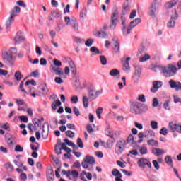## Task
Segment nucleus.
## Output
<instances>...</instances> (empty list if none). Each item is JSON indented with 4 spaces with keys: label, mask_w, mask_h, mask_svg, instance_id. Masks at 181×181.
<instances>
[{
    "label": "nucleus",
    "mask_w": 181,
    "mask_h": 181,
    "mask_svg": "<svg viewBox=\"0 0 181 181\" xmlns=\"http://www.w3.org/2000/svg\"><path fill=\"white\" fill-rule=\"evenodd\" d=\"M100 59L101 64H103V66H105V64H107V58H105V56L102 55L100 57Z\"/></svg>",
    "instance_id": "864d4df0"
},
{
    "label": "nucleus",
    "mask_w": 181,
    "mask_h": 181,
    "mask_svg": "<svg viewBox=\"0 0 181 181\" xmlns=\"http://www.w3.org/2000/svg\"><path fill=\"white\" fill-rule=\"evenodd\" d=\"M169 128L172 131V132H179L181 134V125L176 124L173 122L169 123Z\"/></svg>",
    "instance_id": "a211bd4d"
},
{
    "label": "nucleus",
    "mask_w": 181,
    "mask_h": 181,
    "mask_svg": "<svg viewBox=\"0 0 181 181\" xmlns=\"http://www.w3.org/2000/svg\"><path fill=\"white\" fill-rule=\"evenodd\" d=\"M112 176H115V177H122V174L118 170L117 168H114L112 170Z\"/></svg>",
    "instance_id": "473e14b6"
},
{
    "label": "nucleus",
    "mask_w": 181,
    "mask_h": 181,
    "mask_svg": "<svg viewBox=\"0 0 181 181\" xmlns=\"http://www.w3.org/2000/svg\"><path fill=\"white\" fill-rule=\"evenodd\" d=\"M64 141L65 144H66V145H68V146H71L74 148H77V146H76V144H74V143L70 141L69 140V139H65Z\"/></svg>",
    "instance_id": "79ce46f5"
},
{
    "label": "nucleus",
    "mask_w": 181,
    "mask_h": 181,
    "mask_svg": "<svg viewBox=\"0 0 181 181\" xmlns=\"http://www.w3.org/2000/svg\"><path fill=\"white\" fill-rule=\"evenodd\" d=\"M151 59V56L148 54H144L141 58L139 59L140 63H144V62H147Z\"/></svg>",
    "instance_id": "e433bc0d"
},
{
    "label": "nucleus",
    "mask_w": 181,
    "mask_h": 181,
    "mask_svg": "<svg viewBox=\"0 0 181 181\" xmlns=\"http://www.w3.org/2000/svg\"><path fill=\"white\" fill-rule=\"evenodd\" d=\"M130 111L133 114H139L141 112V103L138 102H134L131 104Z\"/></svg>",
    "instance_id": "9b49d317"
},
{
    "label": "nucleus",
    "mask_w": 181,
    "mask_h": 181,
    "mask_svg": "<svg viewBox=\"0 0 181 181\" xmlns=\"http://www.w3.org/2000/svg\"><path fill=\"white\" fill-rule=\"evenodd\" d=\"M21 13V8L19 6H16L10 12V18L15 19V16H18Z\"/></svg>",
    "instance_id": "aec40b11"
},
{
    "label": "nucleus",
    "mask_w": 181,
    "mask_h": 181,
    "mask_svg": "<svg viewBox=\"0 0 181 181\" xmlns=\"http://www.w3.org/2000/svg\"><path fill=\"white\" fill-rule=\"evenodd\" d=\"M151 152L153 155H155V156H160L164 155V153H166V151L159 148H153L151 149Z\"/></svg>",
    "instance_id": "6ab92c4d"
},
{
    "label": "nucleus",
    "mask_w": 181,
    "mask_h": 181,
    "mask_svg": "<svg viewBox=\"0 0 181 181\" xmlns=\"http://www.w3.org/2000/svg\"><path fill=\"white\" fill-rule=\"evenodd\" d=\"M169 100H165L163 104V107L165 110H168L169 111L170 110V107L169 106Z\"/></svg>",
    "instance_id": "69168bd1"
},
{
    "label": "nucleus",
    "mask_w": 181,
    "mask_h": 181,
    "mask_svg": "<svg viewBox=\"0 0 181 181\" xmlns=\"http://www.w3.org/2000/svg\"><path fill=\"white\" fill-rule=\"evenodd\" d=\"M87 16V10L83 8L81 11L80 18H86Z\"/></svg>",
    "instance_id": "0e129e2a"
},
{
    "label": "nucleus",
    "mask_w": 181,
    "mask_h": 181,
    "mask_svg": "<svg viewBox=\"0 0 181 181\" xmlns=\"http://www.w3.org/2000/svg\"><path fill=\"white\" fill-rule=\"evenodd\" d=\"M71 176H72V177L74 179L78 177V172L76 170L71 171Z\"/></svg>",
    "instance_id": "bf43d9fd"
},
{
    "label": "nucleus",
    "mask_w": 181,
    "mask_h": 181,
    "mask_svg": "<svg viewBox=\"0 0 181 181\" xmlns=\"http://www.w3.org/2000/svg\"><path fill=\"white\" fill-rule=\"evenodd\" d=\"M64 24L63 23L62 21H60L57 23V27L55 28V30L57 32H60V30H63L64 29Z\"/></svg>",
    "instance_id": "c756f323"
},
{
    "label": "nucleus",
    "mask_w": 181,
    "mask_h": 181,
    "mask_svg": "<svg viewBox=\"0 0 181 181\" xmlns=\"http://www.w3.org/2000/svg\"><path fill=\"white\" fill-rule=\"evenodd\" d=\"M168 84L170 88H175V91L181 90V83L180 81H176L173 79H170L168 81Z\"/></svg>",
    "instance_id": "f8f14e48"
},
{
    "label": "nucleus",
    "mask_w": 181,
    "mask_h": 181,
    "mask_svg": "<svg viewBox=\"0 0 181 181\" xmlns=\"http://www.w3.org/2000/svg\"><path fill=\"white\" fill-rule=\"evenodd\" d=\"M134 72L133 74V80L134 81H138L141 78V75L142 74V68L139 65H134Z\"/></svg>",
    "instance_id": "9d476101"
},
{
    "label": "nucleus",
    "mask_w": 181,
    "mask_h": 181,
    "mask_svg": "<svg viewBox=\"0 0 181 181\" xmlns=\"http://www.w3.org/2000/svg\"><path fill=\"white\" fill-rule=\"evenodd\" d=\"M86 175H87V172L86 171H82L81 173L79 175V177L81 180L82 181H87L86 179Z\"/></svg>",
    "instance_id": "3c124183"
},
{
    "label": "nucleus",
    "mask_w": 181,
    "mask_h": 181,
    "mask_svg": "<svg viewBox=\"0 0 181 181\" xmlns=\"http://www.w3.org/2000/svg\"><path fill=\"white\" fill-rule=\"evenodd\" d=\"M21 158H22V156H16L17 160H13L15 165L18 168H22V166H23V161L21 160Z\"/></svg>",
    "instance_id": "a878e982"
},
{
    "label": "nucleus",
    "mask_w": 181,
    "mask_h": 181,
    "mask_svg": "<svg viewBox=\"0 0 181 181\" xmlns=\"http://www.w3.org/2000/svg\"><path fill=\"white\" fill-rule=\"evenodd\" d=\"M176 4H177V0H171L170 2L166 3L165 6L167 9H170V8H173Z\"/></svg>",
    "instance_id": "c85d7f7f"
},
{
    "label": "nucleus",
    "mask_w": 181,
    "mask_h": 181,
    "mask_svg": "<svg viewBox=\"0 0 181 181\" xmlns=\"http://www.w3.org/2000/svg\"><path fill=\"white\" fill-rule=\"evenodd\" d=\"M95 163V160L91 156H86L82 162V168L83 169H88L90 165H94Z\"/></svg>",
    "instance_id": "423d86ee"
},
{
    "label": "nucleus",
    "mask_w": 181,
    "mask_h": 181,
    "mask_svg": "<svg viewBox=\"0 0 181 181\" xmlns=\"http://www.w3.org/2000/svg\"><path fill=\"white\" fill-rule=\"evenodd\" d=\"M54 81L57 84H63L64 81L62 77L57 76L55 77Z\"/></svg>",
    "instance_id": "13d9d810"
},
{
    "label": "nucleus",
    "mask_w": 181,
    "mask_h": 181,
    "mask_svg": "<svg viewBox=\"0 0 181 181\" xmlns=\"http://www.w3.org/2000/svg\"><path fill=\"white\" fill-rule=\"evenodd\" d=\"M0 128H2V129H5L7 131H11V127H9V124L8 122L5 123L2 126H0Z\"/></svg>",
    "instance_id": "6e6d98bb"
},
{
    "label": "nucleus",
    "mask_w": 181,
    "mask_h": 181,
    "mask_svg": "<svg viewBox=\"0 0 181 181\" xmlns=\"http://www.w3.org/2000/svg\"><path fill=\"white\" fill-rule=\"evenodd\" d=\"M103 107H99L96 110V115L99 119H101V115L103 114Z\"/></svg>",
    "instance_id": "de8ad7c7"
},
{
    "label": "nucleus",
    "mask_w": 181,
    "mask_h": 181,
    "mask_svg": "<svg viewBox=\"0 0 181 181\" xmlns=\"http://www.w3.org/2000/svg\"><path fill=\"white\" fill-rule=\"evenodd\" d=\"M6 169L8 170H11V172H13V165L11 163H7L5 164Z\"/></svg>",
    "instance_id": "603ef678"
},
{
    "label": "nucleus",
    "mask_w": 181,
    "mask_h": 181,
    "mask_svg": "<svg viewBox=\"0 0 181 181\" xmlns=\"http://www.w3.org/2000/svg\"><path fill=\"white\" fill-rule=\"evenodd\" d=\"M125 149V141L124 140H119L117 142L115 146V152L117 155L121 154L122 152H124Z\"/></svg>",
    "instance_id": "6e6552de"
},
{
    "label": "nucleus",
    "mask_w": 181,
    "mask_h": 181,
    "mask_svg": "<svg viewBox=\"0 0 181 181\" xmlns=\"http://www.w3.org/2000/svg\"><path fill=\"white\" fill-rule=\"evenodd\" d=\"M109 74L112 77H115L117 80H119L121 73L119 72V70L113 69L110 71Z\"/></svg>",
    "instance_id": "412c9836"
},
{
    "label": "nucleus",
    "mask_w": 181,
    "mask_h": 181,
    "mask_svg": "<svg viewBox=\"0 0 181 181\" xmlns=\"http://www.w3.org/2000/svg\"><path fill=\"white\" fill-rule=\"evenodd\" d=\"M158 105H159V100H158L157 98H153L152 107H153V108H156Z\"/></svg>",
    "instance_id": "8fccbe9b"
},
{
    "label": "nucleus",
    "mask_w": 181,
    "mask_h": 181,
    "mask_svg": "<svg viewBox=\"0 0 181 181\" xmlns=\"http://www.w3.org/2000/svg\"><path fill=\"white\" fill-rule=\"evenodd\" d=\"M81 84V83H80V79L76 78V80H75V83H74V88L76 91H78Z\"/></svg>",
    "instance_id": "4c0bfd02"
},
{
    "label": "nucleus",
    "mask_w": 181,
    "mask_h": 181,
    "mask_svg": "<svg viewBox=\"0 0 181 181\" xmlns=\"http://www.w3.org/2000/svg\"><path fill=\"white\" fill-rule=\"evenodd\" d=\"M95 98H97L95 88H94V86H90L88 88V97L87 95H83L82 98L84 108H88V100L93 101V100H95Z\"/></svg>",
    "instance_id": "f257e3e1"
},
{
    "label": "nucleus",
    "mask_w": 181,
    "mask_h": 181,
    "mask_svg": "<svg viewBox=\"0 0 181 181\" xmlns=\"http://www.w3.org/2000/svg\"><path fill=\"white\" fill-rule=\"evenodd\" d=\"M62 66V62L58 59H54V65L52 64L50 66L51 71L55 73L57 76H63V78H66V76H64V72L63 71V69L59 68Z\"/></svg>",
    "instance_id": "f03ea898"
},
{
    "label": "nucleus",
    "mask_w": 181,
    "mask_h": 181,
    "mask_svg": "<svg viewBox=\"0 0 181 181\" xmlns=\"http://www.w3.org/2000/svg\"><path fill=\"white\" fill-rule=\"evenodd\" d=\"M137 164L139 168H141V169H145V168H148V169H151L152 168V163H151V160L148 158H140L139 159Z\"/></svg>",
    "instance_id": "20e7f679"
},
{
    "label": "nucleus",
    "mask_w": 181,
    "mask_h": 181,
    "mask_svg": "<svg viewBox=\"0 0 181 181\" xmlns=\"http://www.w3.org/2000/svg\"><path fill=\"white\" fill-rule=\"evenodd\" d=\"M113 49L115 53H119V42L118 41H115Z\"/></svg>",
    "instance_id": "c03bdc74"
},
{
    "label": "nucleus",
    "mask_w": 181,
    "mask_h": 181,
    "mask_svg": "<svg viewBox=\"0 0 181 181\" xmlns=\"http://www.w3.org/2000/svg\"><path fill=\"white\" fill-rule=\"evenodd\" d=\"M90 53H93V54H100V50L96 47H92L90 48Z\"/></svg>",
    "instance_id": "58836bf2"
},
{
    "label": "nucleus",
    "mask_w": 181,
    "mask_h": 181,
    "mask_svg": "<svg viewBox=\"0 0 181 181\" xmlns=\"http://www.w3.org/2000/svg\"><path fill=\"white\" fill-rule=\"evenodd\" d=\"M94 43V40L93 39H88L86 42L85 45L86 46H87L88 47H90L91 46H93V44Z\"/></svg>",
    "instance_id": "09e8293b"
},
{
    "label": "nucleus",
    "mask_w": 181,
    "mask_h": 181,
    "mask_svg": "<svg viewBox=\"0 0 181 181\" xmlns=\"http://www.w3.org/2000/svg\"><path fill=\"white\" fill-rule=\"evenodd\" d=\"M151 127L152 129H158V122L156 121H151Z\"/></svg>",
    "instance_id": "4d7b16f0"
},
{
    "label": "nucleus",
    "mask_w": 181,
    "mask_h": 181,
    "mask_svg": "<svg viewBox=\"0 0 181 181\" xmlns=\"http://www.w3.org/2000/svg\"><path fill=\"white\" fill-rule=\"evenodd\" d=\"M119 13L118 11H115L112 13L111 19H110V29H115V26H117V21H118V16Z\"/></svg>",
    "instance_id": "1a4fd4ad"
},
{
    "label": "nucleus",
    "mask_w": 181,
    "mask_h": 181,
    "mask_svg": "<svg viewBox=\"0 0 181 181\" xmlns=\"http://www.w3.org/2000/svg\"><path fill=\"white\" fill-rule=\"evenodd\" d=\"M139 23H141V18H136L130 22L129 25L132 28H135L136 25H139Z\"/></svg>",
    "instance_id": "f704fd0d"
},
{
    "label": "nucleus",
    "mask_w": 181,
    "mask_h": 181,
    "mask_svg": "<svg viewBox=\"0 0 181 181\" xmlns=\"http://www.w3.org/2000/svg\"><path fill=\"white\" fill-rule=\"evenodd\" d=\"M173 98H174V103H175V104H177V103H180L181 104V98L177 95H174Z\"/></svg>",
    "instance_id": "e2e57ef3"
},
{
    "label": "nucleus",
    "mask_w": 181,
    "mask_h": 181,
    "mask_svg": "<svg viewBox=\"0 0 181 181\" xmlns=\"http://www.w3.org/2000/svg\"><path fill=\"white\" fill-rule=\"evenodd\" d=\"M33 122L34 124V129L37 131V128H39V127H40V120H37L36 119H34L33 120Z\"/></svg>",
    "instance_id": "a19ab883"
},
{
    "label": "nucleus",
    "mask_w": 181,
    "mask_h": 181,
    "mask_svg": "<svg viewBox=\"0 0 181 181\" xmlns=\"http://www.w3.org/2000/svg\"><path fill=\"white\" fill-rule=\"evenodd\" d=\"M66 135L69 137V138H74V132H73L71 130H68L66 132Z\"/></svg>",
    "instance_id": "052dcab7"
},
{
    "label": "nucleus",
    "mask_w": 181,
    "mask_h": 181,
    "mask_svg": "<svg viewBox=\"0 0 181 181\" xmlns=\"http://www.w3.org/2000/svg\"><path fill=\"white\" fill-rule=\"evenodd\" d=\"M129 60H131V57H123L122 59V62L123 63V70L124 71H130L131 67L129 66Z\"/></svg>",
    "instance_id": "2eb2a0df"
},
{
    "label": "nucleus",
    "mask_w": 181,
    "mask_h": 181,
    "mask_svg": "<svg viewBox=\"0 0 181 181\" xmlns=\"http://www.w3.org/2000/svg\"><path fill=\"white\" fill-rule=\"evenodd\" d=\"M47 179L48 181H54V171L53 169L49 168L47 170Z\"/></svg>",
    "instance_id": "5701e85b"
},
{
    "label": "nucleus",
    "mask_w": 181,
    "mask_h": 181,
    "mask_svg": "<svg viewBox=\"0 0 181 181\" xmlns=\"http://www.w3.org/2000/svg\"><path fill=\"white\" fill-rule=\"evenodd\" d=\"M14 41L19 45V43H22L23 41V32H18L16 35L14 37Z\"/></svg>",
    "instance_id": "4be33fe9"
},
{
    "label": "nucleus",
    "mask_w": 181,
    "mask_h": 181,
    "mask_svg": "<svg viewBox=\"0 0 181 181\" xmlns=\"http://www.w3.org/2000/svg\"><path fill=\"white\" fill-rule=\"evenodd\" d=\"M5 139L8 145V146H13L16 144L15 140V136H13L11 133H6L5 134Z\"/></svg>",
    "instance_id": "ddd939ff"
},
{
    "label": "nucleus",
    "mask_w": 181,
    "mask_h": 181,
    "mask_svg": "<svg viewBox=\"0 0 181 181\" xmlns=\"http://www.w3.org/2000/svg\"><path fill=\"white\" fill-rule=\"evenodd\" d=\"M165 163L168 165H173V161L172 160V157L170 156H166L165 158Z\"/></svg>",
    "instance_id": "37998d69"
},
{
    "label": "nucleus",
    "mask_w": 181,
    "mask_h": 181,
    "mask_svg": "<svg viewBox=\"0 0 181 181\" xmlns=\"http://www.w3.org/2000/svg\"><path fill=\"white\" fill-rule=\"evenodd\" d=\"M14 18L12 17H9L8 19L6 22V29H11V26H12V23L13 22Z\"/></svg>",
    "instance_id": "2f4dec72"
},
{
    "label": "nucleus",
    "mask_w": 181,
    "mask_h": 181,
    "mask_svg": "<svg viewBox=\"0 0 181 181\" xmlns=\"http://www.w3.org/2000/svg\"><path fill=\"white\" fill-rule=\"evenodd\" d=\"M69 67L72 74H74V76H76V74H77V68H76L74 62H73L72 61L69 62Z\"/></svg>",
    "instance_id": "cd10ccee"
},
{
    "label": "nucleus",
    "mask_w": 181,
    "mask_h": 181,
    "mask_svg": "<svg viewBox=\"0 0 181 181\" xmlns=\"http://www.w3.org/2000/svg\"><path fill=\"white\" fill-rule=\"evenodd\" d=\"M74 41L76 43H84V40H81V38H79L78 37H74Z\"/></svg>",
    "instance_id": "338daca9"
},
{
    "label": "nucleus",
    "mask_w": 181,
    "mask_h": 181,
    "mask_svg": "<svg viewBox=\"0 0 181 181\" xmlns=\"http://www.w3.org/2000/svg\"><path fill=\"white\" fill-rule=\"evenodd\" d=\"M139 152L141 155H146V153H148V147L147 146H142L140 148Z\"/></svg>",
    "instance_id": "49530a36"
},
{
    "label": "nucleus",
    "mask_w": 181,
    "mask_h": 181,
    "mask_svg": "<svg viewBox=\"0 0 181 181\" xmlns=\"http://www.w3.org/2000/svg\"><path fill=\"white\" fill-rule=\"evenodd\" d=\"M5 139L8 145V146H13L16 144L15 140V136H13L11 133H6L5 134Z\"/></svg>",
    "instance_id": "4468645a"
},
{
    "label": "nucleus",
    "mask_w": 181,
    "mask_h": 181,
    "mask_svg": "<svg viewBox=\"0 0 181 181\" xmlns=\"http://www.w3.org/2000/svg\"><path fill=\"white\" fill-rule=\"evenodd\" d=\"M61 105H62V102L57 100L55 101V103L52 104L51 107L53 111H56V110H57V107H60Z\"/></svg>",
    "instance_id": "72a5a7b5"
},
{
    "label": "nucleus",
    "mask_w": 181,
    "mask_h": 181,
    "mask_svg": "<svg viewBox=\"0 0 181 181\" xmlns=\"http://www.w3.org/2000/svg\"><path fill=\"white\" fill-rule=\"evenodd\" d=\"M30 84H31V86H36L37 83L35 79L28 80L25 82V86H29Z\"/></svg>",
    "instance_id": "680f3d73"
},
{
    "label": "nucleus",
    "mask_w": 181,
    "mask_h": 181,
    "mask_svg": "<svg viewBox=\"0 0 181 181\" xmlns=\"http://www.w3.org/2000/svg\"><path fill=\"white\" fill-rule=\"evenodd\" d=\"M158 4H159L158 0L153 1L150 7L148 9V13L149 16H151L152 18H155V16H156V9H158L156 5H158Z\"/></svg>",
    "instance_id": "39448f33"
},
{
    "label": "nucleus",
    "mask_w": 181,
    "mask_h": 181,
    "mask_svg": "<svg viewBox=\"0 0 181 181\" xmlns=\"http://www.w3.org/2000/svg\"><path fill=\"white\" fill-rule=\"evenodd\" d=\"M96 36L98 37H103V39H107L108 37V34L105 31L100 30L96 33Z\"/></svg>",
    "instance_id": "bb28decb"
},
{
    "label": "nucleus",
    "mask_w": 181,
    "mask_h": 181,
    "mask_svg": "<svg viewBox=\"0 0 181 181\" xmlns=\"http://www.w3.org/2000/svg\"><path fill=\"white\" fill-rule=\"evenodd\" d=\"M147 145L149 146H156L158 148V146H159V142H158L156 140L151 139L147 141Z\"/></svg>",
    "instance_id": "7c9ffc66"
},
{
    "label": "nucleus",
    "mask_w": 181,
    "mask_h": 181,
    "mask_svg": "<svg viewBox=\"0 0 181 181\" xmlns=\"http://www.w3.org/2000/svg\"><path fill=\"white\" fill-rule=\"evenodd\" d=\"M163 67L162 65H151L149 66L150 70H153V71H160V73H163Z\"/></svg>",
    "instance_id": "393cba45"
},
{
    "label": "nucleus",
    "mask_w": 181,
    "mask_h": 181,
    "mask_svg": "<svg viewBox=\"0 0 181 181\" xmlns=\"http://www.w3.org/2000/svg\"><path fill=\"white\" fill-rule=\"evenodd\" d=\"M3 59L4 60H6V62H8V63L10 64V66H13V55H11V54H9L8 52H4L3 54Z\"/></svg>",
    "instance_id": "f3484780"
},
{
    "label": "nucleus",
    "mask_w": 181,
    "mask_h": 181,
    "mask_svg": "<svg viewBox=\"0 0 181 181\" xmlns=\"http://www.w3.org/2000/svg\"><path fill=\"white\" fill-rule=\"evenodd\" d=\"M163 86V82L160 81H153V87L151 88V93H156Z\"/></svg>",
    "instance_id": "dca6fc26"
},
{
    "label": "nucleus",
    "mask_w": 181,
    "mask_h": 181,
    "mask_svg": "<svg viewBox=\"0 0 181 181\" xmlns=\"http://www.w3.org/2000/svg\"><path fill=\"white\" fill-rule=\"evenodd\" d=\"M176 19H177V13L176 11H173L170 21L167 23V28L170 29L176 26Z\"/></svg>",
    "instance_id": "0eeeda50"
},
{
    "label": "nucleus",
    "mask_w": 181,
    "mask_h": 181,
    "mask_svg": "<svg viewBox=\"0 0 181 181\" xmlns=\"http://www.w3.org/2000/svg\"><path fill=\"white\" fill-rule=\"evenodd\" d=\"M14 77L16 80H17V81H19L22 80V77H23V75H22V74H21V72L18 71L15 73Z\"/></svg>",
    "instance_id": "ea45409f"
},
{
    "label": "nucleus",
    "mask_w": 181,
    "mask_h": 181,
    "mask_svg": "<svg viewBox=\"0 0 181 181\" xmlns=\"http://www.w3.org/2000/svg\"><path fill=\"white\" fill-rule=\"evenodd\" d=\"M177 73V68L173 64L164 66L163 69V74L165 77H173Z\"/></svg>",
    "instance_id": "7ed1b4c3"
},
{
    "label": "nucleus",
    "mask_w": 181,
    "mask_h": 181,
    "mask_svg": "<svg viewBox=\"0 0 181 181\" xmlns=\"http://www.w3.org/2000/svg\"><path fill=\"white\" fill-rule=\"evenodd\" d=\"M71 27L74 31L76 32V33H79L80 30H78V22L77 21V19L72 18V24Z\"/></svg>",
    "instance_id": "b1692460"
},
{
    "label": "nucleus",
    "mask_w": 181,
    "mask_h": 181,
    "mask_svg": "<svg viewBox=\"0 0 181 181\" xmlns=\"http://www.w3.org/2000/svg\"><path fill=\"white\" fill-rule=\"evenodd\" d=\"M64 22H65L66 26H69V25H72L73 18H70V17H65Z\"/></svg>",
    "instance_id": "a18cd8bd"
},
{
    "label": "nucleus",
    "mask_w": 181,
    "mask_h": 181,
    "mask_svg": "<svg viewBox=\"0 0 181 181\" xmlns=\"http://www.w3.org/2000/svg\"><path fill=\"white\" fill-rule=\"evenodd\" d=\"M132 29H134V28L131 27V25H129V28L127 29H125V27H123L122 29V33L124 36H127V35H129L131 33V30H132Z\"/></svg>",
    "instance_id": "c9c22d12"
},
{
    "label": "nucleus",
    "mask_w": 181,
    "mask_h": 181,
    "mask_svg": "<svg viewBox=\"0 0 181 181\" xmlns=\"http://www.w3.org/2000/svg\"><path fill=\"white\" fill-rule=\"evenodd\" d=\"M51 15L52 18H59L60 13H59V11H52Z\"/></svg>",
    "instance_id": "774afa93"
},
{
    "label": "nucleus",
    "mask_w": 181,
    "mask_h": 181,
    "mask_svg": "<svg viewBox=\"0 0 181 181\" xmlns=\"http://www.w3.org/2000/svg\"><path fill=\"white\" fill-rule=\"evenodd\" d=\"M137 100L139 101H140L141 103H146V98H145V95H144V94L139 95Z\"/></svg>",
    "instance_id": "5fc2aeb1"
}]
</instances>
